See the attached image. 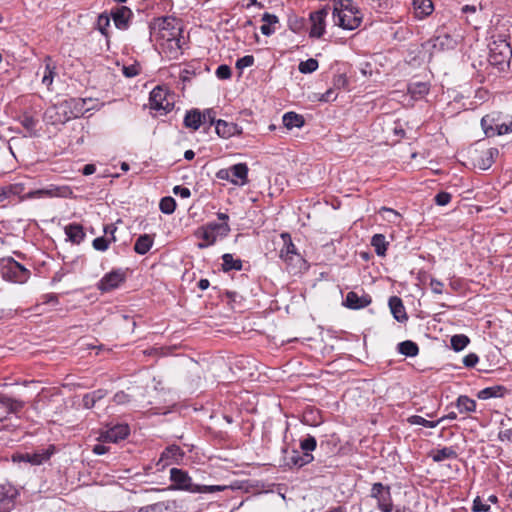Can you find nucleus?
I'll return each instance as SVG.
<instances>
[{"label": "nucleus", "instance_id": "42", "mask_svg": "<svg viewBox=\"0 0 512 512\" xmlns=\"http://www.w3.org/2000/svg\"><path fill=\"white\" fill-rule=\"evenodd\" d=\"M371 246L378 256H385L388 242L383 234H375L371 239Z\"/></svg>", "mask_w": 512, "mask_h": 512}, {"label": "nucleus", "instance_id": "5", "mask_svg": "<svg viewBox=\"0 0 512 512\" xmlns=\"http://www.w3.org/2000/svg\"><path fill=\"white\" fill-rule=\"evenodd\" d=\"M217 217L221 222H210L202 228V239L206 241V246L213 245L219 238L226 237L230 232L229 216L218 212ZM199 247L203 248L205 245L199 244Z\"/></svg>", "mask_w": 512, "mask_h": 512}, {"label": "nucleus", "instance_id": "16", "mask_svg": "<svg viewBox=\"0 0 512 512\" xmlns=\"http://www.w3.org/2000/svg\"><path fill=\"white\" fill-rule=\"evenodd\" d=\"M129 435V427L125 424L115 425L114 427L102 432L98 438L104 443H117Z\"/></svg>", "mask_w": 512, "mask_h": 512}, {"label": "nucleus", "instance_id": "34", "mask_svg": "<svg viewBox=\"0 0 512 512\" xmlns=\"http://www.w3.org/2000/svg\"><path fill=\"white\" fill-rule=\"evenodd\" d=\"M283 125L291 130L293 128H301L305 124L304 117L295 112H287L282 117Z\"/></svg>", "mask_w": 512, "mask_h": 512}, {"label": "nucleus", "instance_id": "17", "mask_svg": "<svg viewBox=\"0 0 512 512\" xmlns=\"http://www.w3.org/2000/svg\"><path fill=\"white\" fill-rule=\"evenodd\" d=\"M16 489L11 485L0 484V512H10L14 508Z\"/></svg>", "mask_w": 512, "mask_h": 512}, {"label": "nucleus", "instance_id": "58", "mask_svg": "<svg viewBox=\"0 0 512 512\" xmlns=\"http://www.w3.org/2000/svg\"><path fill=\"white\" fill-rule=\"evenodd\" d=\"M451 198L452 196L450 193L442 191L436 194L435 203L439 206H445L450 203Z\"/></svg>", "mask_w": 512, "mask_h": 512}, {"label": "nucleus", "instance_id": "63", "mask_svg": "<svg viewBox=\"0 0 512 512\" xmlns=\"http://www.w3.org/2000/svg\"><path fill=\"white\" fill-rule=\"evenodd\" d=\"M479 361V357L475 353H469L463 358V364L468 368H473Z\"/></svg>", "mask_w": 512, "mask_h": 512}, {"label": "nucleus", "instance_id": "23", "mask_svg": "<svg viewBox=\"0 0 512 512\" xmlns=\"http://www.w3.org/2000/svg\"><path fill=\"white\" fill-rule=\"evenodd\" d=\"M389 308L395 320L398 322H405L408 319L403 301L398 296H392L388 301Z\"/></svg>", "mask_w": 512, "mask_h": 512}, {"label": "nucleus", "instance_id": "27", "mask_svg": "<svg viewBox=\"0 0 512 512\" xmlns=\"http://www.w3.org/2000/svg\"><path fill=\"white\" fill-rule=\"evenodd\" d=\"M414 14L417 18L423 19L432 14L434 5L432 0H413Z\"/></svg>", "mask_w": 512, "mask_h": 512}, {"label": "nucleus", "instance_id": "14", "mask_svg": "<svg viewBox=\"0 0 512 512\" xmlns=\"http://www.w3.org/2000/svg\"><path fill=\"white\" fill-rule=\"evenodd\" d=\"M124 281L125 273L122 270H112L100 279L97 288L102 292H108L119 287Z\"/></svg>", "mask_w": 512, "mask_h": 512}, {"label": "nucleus", "instance_id": "48", "mask_svg": "<svg viewBox=\"0 0 512 512\" xmlns=\"http://www.w3.org/2000/svg\"><path fill=\"white\" fill-rule=\"evenodd\" d=\"M318 61L314 58H309L305 61H301L298 65V70L303 74H308L318 69Z\"/></svg>", "mask_w": 512, "mask_h": 512}, {"label": "nucleus", "instance_id": "56", "mask_svg": "<svg viewBox=\"0 0 512 512\" xmlns=\"http://www.w3.org/2000/svg\"><path fill=\"white\" fill-rule=\"evenodd\" d=\"M254 61L255 59L252 55H246L236 61V68L242 70L244 68L250 67L254 64Z\"/></svg>", "mask_w": 512, "mask_h": 512}, {"label": "nucleus", "instance_id": "40", "mask_svg": "<svg viewBox=\"0 0 512 512\" xmlns=\"http://www.w3.org/2000/svg\"><path fill=\"white\" fill-rule=\"evenodd\" d=\"M397 349L400 354L405 355L407 357H415L419 354L418 345L411 340H405L403 342H400L397 346Z\"/></svg>", "mask_w": 512, "mask_h": 512}, {"label": "nucleus", "instance_id": "44", "mask_svg": "<svg viewBox=\"0 0 512 512\" xmlns=\"http://www.w3.org/2000/svg\"><path fill=\"white\" fill-rule=\"evenodd\" d=\"M21 125L30 133L36 135V127L38 120L28 113H24L19 117Z\"/></svg>", "mask_w": 512, "mask_h": 512}, {"label": "nucleus", "instance_id": "54", "mask_svg": "<svg viewBox=\"0 0 512 512\" xmlns=\"http://www.w3.org/2000/svg\"><path fill=\"white\" fill-rule=\"evenodd\" d=\"M216 111L213 108L205 109L201 112L203 123L209 122L210 125L216 124Z\"/></svg>", "mask_w": 512, "mask_h": 512}, {"label": "nucleus", "instance_id": "9", "mask_svg": "<svg viewBox=\"0 0 512 512\" xmlns=\"http://www.w3.org/2000/svg\"><path fill=\"white\" fill-rule=\"evenodd\" d=\"M72 114L64 100L48 107L44 112V120L51 125L65 124L72 119Z\"/></svg>", "mask_w": 512, "mask_h": 512}, {"label": "nucleus", "instance_id": "33", "mask_svg": "<svg viewBox=\"0 0 512 512\" xmlns=\"http://www.w3.org/2000/svg\"><path fill=\"white\" fill-rule=\"evenodd\" d=\"M65 233L68 239L75 244H80L85 238V232L80 224L67 225L65 227Z\"/></svg>", "mask_w": 512, "mask_h": 512}, {"label": "nucleus", "instance_id": "10", "mask_svg": "<svg viewBox=\"0 0 512 512\" xmlns=\"http://www.w3.org/2000/svg\"><path fill=\"white\" fill-rule=\"evenodd\" d=\"M329 6L325 5L321 9L311 12L309 15V20L311 22V28L309 31V36L311 38H321L326 29V17L329 14Z\"/></svg>", "mask_w": 512, "mask_h": 512}, {"label": "nucleus", "instance_id": "55", "mask_svg": "<svg viewBox=\"0 0 512 512\" xmlns=\"http://www.w3.org/2000/svg\"><path fill=\"white\" fill-rule=\"evenodd\" d=\"M348 85V78L346 74L340 73L336 74L333 77V87L335 89H342L345 88Z\"/></svg>", "mask_w": 512, "mask_h": 512}, {"label": "nucleus", "instance_id": "60", "mask_svg": "<svg viewBox=\"0 0 512 512\" xmlns=\"http://www.w3.org/2000/svg\"><path fill=\"white\" fill-rule=\"evenodd\" d=\"M490 506L482 502L480 497H476L473 501L472 511L473 512H488Z\"/></svg>", "mask_w": 512, "mask_h": 512}, {"label": "nucleus", "instance_id": "36", "mask_svg": "<svg viewBox=\"0 0 512 512\" xmlns=\"http://www.w3.org/2000/svg\"><path fill=\"white\" fill-rule=\"evenodd\" d=\"M56 75V66L51 58L47 57L45 59V65L42 72V83L47 87H50Z\"/></svg>", "mask_w": 512, "mask_h": 512}, {"label": "nucleus", "instance_id": "8", "mask_svg": "<svg viewBox=\"0 0 512 512\" xmlns=\"http://www.w3.org/2000/svg\"><path fill=\"white\" fill-rule=\"evenodd\" d=\"M370 497L377 501V508L381 512L393 511V501L389 485H384L381 482L374 483L370 490Z\"/></svg>", "mask_w": 512, "mask_h": 512}, {"label": "nucleus", "instance_id": "62", "mask_svg": "<svg viewBox=\"0 0 512 512\" xmlns=\"http://www.w3.org/2000/svg\"><path fill=\"white\" fill-rule=\"evenodd\" d=\"M122 72L126 77L131 78L140 73V68L138 65L123 66Z\"/></svg>", "mask_w": 512, "mask_h": 512}, {"label": "nucleus", "instance_id": "39", "mask_svg": "<svg viewBox=\"0 0 512 512\" xmlns=\"http://www.w3.org/2000/svg\"><path fill=\"white\" fill-rule=\"evenodd\" d=\"M222 270L228 272L231 270L240 271L242 270L243 263L239 258H234L232 254L226 253L222 256Z\"/></svg>", "mask_w": 512, "mask_h": 512}, {"label": "nucleus", "instance_id": "7", "mask_svg": "<svg viewBox=\"0 0 512 512\" xmlns=\"http://www.w3.org/2000/svg\"><path fill=\"white\" fill-rule=\"evenodd\" d=\"M55 452V445L50 444L47 448L36 450L33 453H15L12 455V461L14 463L26 462L33 466H39L49 461Z\"/></svg>", "mask_w": 512, "mask_h": 512}, {"label": "nucleus", "instance_id": "38", "mask_svg": "<svg viewBox=\"0 0 512 512\" xmlns=\"http://www.w3.org/2000/svg\"><path fill=\"white\" fill-rule=\"evenodd\" d=\"M506 391L507 389L504 386H491L480 390L477 394V397L482 400H487L495 397H502L504 396Z\"/></svg>", "mask_w": 512, "mask_h": 512}, {"label": "nucleus", "instance_id": "32", "mask_svg": "<svg viewBox=\"0 0 512 512\" xmlns=\"http://www.w3.org/2000/svg\"><path fill=\"white\" fill-rule=\"evenodd\" d=\"M429 457H431L434 462H442L447 459H456L457 452L453 447H443L441 449L432 450L429 453Z\"/></svg>", "mask_w": 512, "mask_h": 512}, {"label": "nucleus", "instance_id": "24", "mask_svg": "<svg viewBox=\"0 0 512 512\" xmlns=\"http://www.w3.org/2000/svg\"><path fill=\"white\" fill-rule=\"evenodd\" d=\"M24 407V402L18 399L11 398L7 395L0 394V410L8 415L17 413Z\"/></svg>", "mask_w": 512, "mask_h": 512}, {"label": "nucleus", "instance_id": "64", "mask_svg": "<svg viewBox=\"0 0 512 512\" xmlns=\"http://www.w3.org/2000/svg\"><path fill=\"white\" fill-rule=\"evenodd\" d=\"M113 401L117 405H123L130 401V396L127 393H125L124 391H119L114 395Z\"/></svg>", "mask_w": 512, "mask_h": 512}, {"label": "nucleus", "instance_id": "3", "mask_svg": "<svg viewBox=\"0 0 512 512\" xmlns=\"http://www.w3.org/2000/svg\"><path fill=\"white\" fill-rule=\"evenodd\" d=\"M512 48L506 35L492 36L489 44V63L499 72L506 71L510 66Z\"/></svg>", "mask_w": 512, "mask_h": 512}, {"label": "nucleus", "instance_id": "29", "mask_svg": "<svg viewBox=\"0 0 512 512\" xmlns=\"http://www.w3.org/2000/svg\"><path fill=\"white\" fill-rule=\"evenodd\" d=\"M183 123L186 128L192 130L199 129L200 125L203 123L201 111L196 108L187 111Z\"/></svg>", "mask_w": 512, "mask_h": 512}, {"label": "nucleus", "instance_id": "13", "mask_svg": "<svg viewBox=\"0 0 512 512\" xmlns=\"http://www.w3.org/2000/svg\"><path fill=\"white\" fill-rule=\"evenodd\" d=\"M149 102L150 108L153 110H163L167 113L173 108V104L167 100V91L161 86H157L151 91Z\"/></svg>", "mask_w": 512, "mask_h": 512}, {"label": "nucleus", "instance_id": "11", "mask_svg": "<svg viewBox=\"0 0 512 512\" xmlns=\"http://www.w3.org/2000/svg\"><path fill=\"white\" fill-rule=\"evenodd\" d=\"M185 456V452L180 446L172 444L167 446L161 453L156 462L157 470L161 471L171 464H179Z\"/></svg>", "mask_w": 512, "mask_h": 512}, {"label": "nucleus", "instance_id": "37", "mask_svg": "<svg viewBox=\"0 0 512 512\" xmlns=\"http://www.w3.org/2000/svg\"><path fill=\"white\" fill-rule=\"evenodd\" d=\"M429 84L426 82H411L408 84V93L414 99H420L429 92Z\"/></svg>", "mask_w": 512, "mask_h": 512}, {"label": "nucleus", "instance_id": "45", "mask_svg": "<svg viewBox=\"0 0 512 512\" xmlns=\"http://www.w3.org/2000/svg\"><path fill=\"white\" fill-rule=\"evenodd\" d=\"M373 8L380 13H388L399 4L398 0H371Z\"/></svg>", "mask_w": 512, "mask_h": 512}, {"label": "nucleus", "instance_id": "6", "mask_svg": "<svg viewBox=\"0 0 512 512\" xmlns=\"http://www.w3.org/2000/svg\"><path fill=\"white\" fill-rule=\"evenodd\" d=\"M0 272L3 279L23 284L30 278L31 272L12 257L3 258L0 263Z\"/></svg>", "mask_w": 512, "mask_h": 512}, {"label": "nucleus", "instance_id": "35", "mask_svg": "<svg viewBox=\"0 0 512 512\" xmlns=\"http://www.w3.org/2000/svg\"><path fill=\"white\" fill-rule=\"evenodd\" d=\"M153 242L154 239L151 235H140L134 244V251L139 255H145L151 249Z\"/></svg>", "mask_w": 512, "mask_h": 512}, {"label": "nucleus", "instance_id": "19", "mask_svg": "<svg viewBox=\"0 0 512 512\" xmlns=\"http://www.w3.org/2000/svg\"><path fill=\"white\" fill-rule=\"evenodd\" d=\"M371 301V297L367 294L358 295L356 292L350 291L346 295L344 305L349 309L358 310L367 307Z\"/></svg>", "mask_w": 512, "mask_h": 512}, {"label": "nucleus", "instance_id": "18", "mask_svg": "<svg viewBox=\"0 0 512 512\" xmlns=\"http://www.w3.org/2000/svg\"><path fill=\"white\" fill-rule=\"evenodd\" d=\"M132 11L127 6H118L111 10V17L118 29L125 30L129 26Z\"/></svg>", "mask_w": 512, "mask_h": 512}, {"label": "nucleus", "instance_id": "15", "mask_svg": "<svg viewBox=\"0 0 512 512\" xmlns=\"http://www.w3.org/2000/svg\"><path fill=\"white\" fill-rule=\"evenodd\" d=\"M283 240V247L279 251V257L287 264L292 265L295 259L301 260L300 254L297 252L295 245L289 233L284 232L281 234Z\"/></svg>", "mask_w": 512, "mask_h": 512}, {"label": "nucleus", "instance_id": "26", "mask_svg": "<svg viewBox=\"0 0 512 512\" xmlns=\"http://www.w3.org/2000/svg\"><path fill=\"white\" fill-rule=\"evenodd\" d=\"M67 105L69 106V110L73 112L72 119L78 118L82 116L85 112L90 110L89 107H86V104L88 101H91V99H84V98H70L68 100H65Z\"/></svg>", "mask_w": 512, "mask_h": 512}, {"label": "nucleus", "instance_id": "50", "mask_svg": "<svg viewBox=\"0 0 512 512\" xmlns=\"http://www.w3.org/2000/svg\"><path fill=\"white\" fill-rule=\"evenodd\" d=\"M302 422L307 425L317 426L322 422V420L318 411H309L304 413Z\"/></svg>", "mask_w": 512, "mask_h": 512}, {"label": "nucleus", "instance_id": "61", "mask_svg": "<svg viewBox=\"0 0 512 512\" xmlns=\"http://www.w3.org/2000/svg\"><path fill=\"white\" fill-rule=\"evenodd\" d=\"M512 132V117L505 115V120L501 122V130H499V135H504Z\"/></svg>", "mask_w": 512, "mask_h": 512}, {"label": "nucleus", "instance_id": "41", "mask_svg": "<svg viewBox=\"0 0 512 512\" xmlns=\"http://www.w3.org/2000/svg\"><path fill=\"white\" fill-rule=\"evenodd\" d=\"M456 407L460 413H470L476 410V402L466 395H460L457 398Z\"/></svg>", "mask_w": 512, "mask_h": 512}, {"label": "nucleus", "instance_id": "52", "mask_svg": "<svg viewBox=\"0 0 512 512\" xmlns=\"http://www.w3.org/2000/svg\"><path fill=\"white\" fill-rule=\"evenodd\" d=\"M110 26V17L106 14H100L97 19V28L102 35L107 36V29Z\"/></svg>", "mask_w": 512, "mask_h": 512}, {"label": "nucleus", "instance_id": "1", "mask_svg": "<svg viewBox=\"0 0 512 512\" xmlns=\"http://www.w3.org/2000/svg\"><path fill=\"white\" fill-rule=\"evenodd\" d=\"M333 22L344 30H355L363 21V13L353 0H335Z\"/></svg>", "mask_w": 512, "mask_h": 512}, {"label": "nucleus", "instance_id": "46", "mask_svg": "<svg viewBox=\"0 0 512 512\" xmlns=\"http://www.w3.org/2000/svg\"><path fill=\"white\" fill-rule=\"evenodd\" d=\"M407 422L411 425H421L427 428H435L441 420L430 421L419 415H412L407 418Z\"/></svg>", "mask_w": 512, "mask_h": 512}, {"label": "nucleus", "instance_id": "21", "mask_svg": "<svg viewBox=\"0 0 512 512\" xmlns=\"http://www.w3.org/2000/svg\"><path fill=\"white\" fill-rule=\"evenodd\" d=\"M432 48L438 51L453 49L457 41L448 33H440L430 40Z\"/></svg>", "mask_w": 512, "mask_h": 512}, {"label": "nucleus", "instance_id": "20", "mask_svg": "<svg viewBox=\"0 0 512 512\" xmlns=\"http://www.w3.org/2000/svg\"><path fill=\"white\" fill-rule=\"evenodd\" d=\"M215 131L219 137L227 139L235 135H240L242 128L236 123L219 119L216 121Z\"/></svg>", "mask_w": 512, "mask_h": 512}, {"label": "nucleus", "instance_id": "53", "mask_svg": "<svg viewBox=\"0 0 512 512\" xmlns=\"http://www.w3.org/2000/svg\"><path fill=\"white\" fill-rule=\"evenodd\" d=\"M111 240L105 237H97L93 240L92 246L95 250L104 252L109 248Z\"/></svg>", "mask_w": 512, "mask_h": 512}, {"label": "nucleus", "instance_id": "28", "mask_svg": "<svg viewBox=\"0 0 512 512\" xmlns=\"http://www.w3.org/2000/svg\"><path fill=\"white\" fill-rule=\"evenodd\" d=\"M231 177L238 180L239 186L248 183V166L246 163H238L230 167Z\"/></svg>", "mask_w": 512, "mask_h": 512}, {"label": "nucleus", "instance_id": "22", "mask_svg": "<svg viewBox=\"0 0 512 512\" xmlns=\"http://www.w3.org/2000/svg\"><path fill=\"white\" fill-rule=\"evenodd\" d=\"M462 12L466 15V21L475 29H478L482 23V7L479 8L475 5H465L462 7Z\"/></svg>", "mask_w": 512, "mask_h": 512}, {"label": "nucleus", "instance_id": "25", "mask_svg": "<svg viewBox=\"0 0 512 512\" xmlns=\"http://www.w3.org/2000/svg\"><path fill=\"white\" fill-rule=\"evenodd\" d=\"M314 460L311 453H300L298 450H292L291 455L287 458V465L290 467L301 468Z\"/></svg>", "mask_w": 512, "mask_h": 512}, {"label": "nucleus", "instance_id": "51", "mask_svg": "<svg viewBox=\"0 0 512 512\" xmlns=\"http://www.w3.org/2000/svg\"><path fill=\"white\" fill-rule=\"evenodd\" d=\"M305 26V19L303 17L293 16L288 20V27L291 31L299 33Z\"/></svg>", "mask_w": 512, "mask_h": 512}, {"label": "nucleus", "instance_id": "12", "mask_svg": "<svg viewBox=\"0 0 512 512\" xmlns=\"http://www.w3.org/2000/svg\"><path fill=\"white\" fill-rule=\"evenodd\" d=\"M505 120V115L501 112L493 111L486 114L481 119V127L487 137L498 136L501 130V122Z\"/></svg>", "mask_w": 512, "mask_h": 512}, {"label": "nucleus", "instance_id": "57", "mask_svg": "<svg viewBox=\"0 0 512 512\" xmlns=\"http://www.w3.org/2000/svg\"><path fill=\"white\" fill-rule=\"evenodd\" d=\"M215 74L219 79L225 80L231 77L232 72L228 65L223 64L217 67Z\"/></svg>", "mask_w": 512, "mask_h": 512}, {"label": "nucleus", "instance_id": "30", "mask_svg": "<svg viewBox=\"0 0 512 512\" xmlns=\"http://www.w3.org/2000/svg\"><path fill=\"white\" fill-rule=\"evenodd\" d=\"M262 21L264 22L260 27L262 34L265 36H271L274 34L276 31L275 25L279 23V18L275 14L265 12L262 15Z\"/></svg>", "mask_w": 512, "mask_h": 512}, {"label": "nucleus", "instance_id": "31", "mask_svg": "<svg viewBox=\"0 0 512 512\" xmlns=\"http://www.w3.org/2000/svg\"><path fill=\"white\" fill-rule=\"evenodd\" d=\"M176 506L174 501H161L141 507L138 512H174Z\"/></svg>", "mask_w": 512, "mask_h": 512}, {"label": "nucleus", "instance_id": "49", "mask_svg": "<svg viewBox=\"0 0 512 512\" xmlns=\"http://www.w3.org/2000/svg\"><path fill=\"white\" fill-rule=\"evenodd\" d=\"M317 447V441L314 436L307 435L306 438L300 441V448L303 453H311Z\"/></svg>", "mask_w": 512, "mask_h": 512}, {"label": "nucleus", "instance_id": "47", "mask_svg": "<svg viewBox=\"0 0 512 512\" xmlns=\"http://www.w3.org/2000/svg\"><path fill=\"white\" fill-rule=\"evenodd\" d=\"M159 209L162 213L170 215L176 209V201L173 197L166 196L160 200Z\"/></svg>", "mask_w": 512, "mask_h": 512}, {"label": "nucleus", "instance_id": "4", "mask_svg": "<svg viewBox=\"0 0 512 512\" xmlns=\"http://www.w3.org/2000/svg\"><path fill=\"white\" fill-rule=\"evenodd\" d=\"M170 481L172 484L168 487L169 490H184L191 493H214L225 489V486L220 485L194 484L188 472L179 468L170 469Z\"/></svg>", "mask_w": 512, "mask_h": 512}, {"label": "nucleus", "instance_id": "43", "mask_svg": "<svg viewBox=\"0 0 512 512\" xmlns=\"http://www.w3.org/2000/svg\"><path fill=\"white\" fill-rule=\"evenodd\" d=\"M469 343L470 339L465 334H456L450 339L451 348L456 352H460L465 349Z\"/></svg>", "mask_w": 512, "mask_h": 512}, {"label": "nucleus", "instance_id": "59", "mask_svg": "<svg viewBox=\"0 0 512 512\" xmlns=\"http://www.w3.org/2000/svg\"><path fill=\"white\" fill-rule=\"evenodd\" d=\"M216 177L220 180H226V181H229L231 182L232 184H238V180L234 179L231 177V170L230 168H226V169H220L217 173H216Z\"/></svg>", "mask_w": 512, "mask_h": 512}, {"label": "nucleus", "instance_id": "2", "mask_svg": "<svg viewBox=\"0 0 512 512\" xmlns=\"http://www.w3.org/2000/svg\"><path fill=\"white\" fill-rule=\"evenodd\" d=\"M150 35L158 40L167 43L169 48L181 49L182 41L181 27L176 25V19L171 17L158 18L153 24L149 26Z\"/></svg>", "mask_w": 512, "mask_h": 512}]
</instances>
